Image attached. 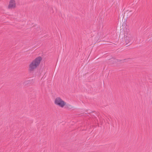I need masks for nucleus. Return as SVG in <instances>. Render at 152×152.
<instances>
[{
	"mask_svg": "<svg viewBox=\"0 0 152 152\" xmlns=\"http://www.w3.org/2000/svg\"><path fill=\"white\" fill-rule=\"evenodd\" d=\"M16 7V3L15 0H10L8 8L9 9H12Z\"/></svg>",
	"mask_w": 152,
	"mask_h": 152,
	"instance_id": "3",
	"label": "nucleus"
},
{
	"mask_svg": "<svg viewBox=\"0 0 152 152\" xmlns=\"http://www.w3.org/2000/svg\"><path fill=\"white\" fill-rule=\"evenodd\" d=\"M134 38L130 34L128 35L125 38L126 43L128 44L130 42H132L133 41Z\"/></svg>",
	"mask_w": 152,
	"mask_h": 152,
	"instance_id": "4",
	"label": "nucleus"
},
{
	"mask_svg": "<svg viewBox=\"0 0 152 152\" xmlns=\"http://www.w3.org/2000/svg\"><path fill=\"white\" fill-rule=\"evenodd\" d=\"M29 80H28V81H26V82H24V83L25 84L26 82H27V83H29Z\"/></svg>",
	"mask_w": 152,
	"mask_h": 152,
	"instance_id": "5",
	"label": "nucleus"
},
{
	"mask_svg": "<svg viewBox=\"0 0 152 152\" xmlns=\"http://www.w3.org/2000/svg\"><path fill=\"white\" fill-rule=\"evenodd\" d=\"M54 103L56 105L61 108H63L64 106L67 105L66 102L60 97L56 98L54 100Z\"/></svg>",
	"mask_w": 152,
	"mask_h": 152,
	"instance_id": "2",
	"label": "nucleus"
},
{
	"mask_svg": "<svg viewBox=\"0 0 152 152\" xmlns=\"http://www.w3.org/2000/svg\"><path fill=\"white\" fill-rule=\"evenodd\" d=\"M42 60V58L41 56H38L33 60L28 65L29 71H33L39 66Z\"/></svg>",
	"mask_w": 152,
	"mask_h": 152,
	"instance_id": "1",
	"label": "nucleus"
}]
</instances>
